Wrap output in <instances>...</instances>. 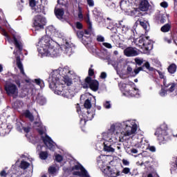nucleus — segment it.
I'll use <instances>...</instances> for the list:
<instances>
[{"instance_id": "1", "label": "nucleus", "mask_w": 177, "mask_h": 177, "mask_svg": "<svg viewBox=\"0 0 177 177\" xmlns=\"http://www.w3.org/2000/svg\"><path fill=\"white\" fill-rule=\"evenodd\" d=\"M73 74H74V72L71 71L68 66L59 68L54 71L51 76V82H49V88L57 89V88H66V86H71L73 80L71 77Z\"/></svg>"}, {"instance_id": "2", "label": "nucleus", "mask_w": 177, "mask_h": 177, "mask_svg": "<svg viewBox=\"0 0 177 177\" xmlns=\"http://www.w3.org/2000/svg\"><path fill=\"white\" fill-rule=\"evenodd\" d=\"M55 32H56V29L53 26H50L46 28V35L42 37L39 40V44H41L44 52L48 55H51L52 57H56L59 55L57 48H55V41L50 38Z\"/></svg>"}, {"instance_id": "3", "label": "nucleus", "mask_w": 177, "mask_h": 177, "mask_svg": "<svg viewBox=\"0 0 177 177\" xmlns=\"http://www.w3.org/2000/svg\"><path fill=\"white\" fill-rule=\"evenodd\" d=\"M84 89H99V81L96 79H92L91 77H86L84 82H81Z\"/></svg>"}, {"instance_id": "4", "label": "nucleus", "mask_w": 177, "mask_h": 177, "mask_svg": "<svg viewBox=\"0 0 177 177\" xmlns=\"http://www.w3.org/2000/svg\"><path fill=\"white\" fill-rule=\"evenodd\" d=\"M168 126L166 124H162L160 127L156 129L155 132L156 136L158 138V140L160 142H164L165 140V136H168Z\"/></svg>"}, {"instance_id": "5", "label": "nucleus", "mask_w": 177, "mask_h": 177, "mask_svg": "<svg viewBox=\"0 0 177 177\" xmlns=\"http://www.w3.org/2000/svg\"><path fill=\"white\" fill-rule=\"evenodd\" d=\"M71 171H76L73 172V175H74L75 176L91 177L88 174V171H86V169H85V167L81 164L75 165L72 167Z\"/></svg>"}, {"instance_id": "6", "label": "nucleus", "mask_w": 177, "mask_h": 177, "mask_svg": "<svg viewBox=\"0 0 177 177\" xmlns=\"http://www.w3.org/2000/svg\"><path fill=\"white\" fill-rule=\"evenodd\" d=\"M46 25V19L41 15H36L33 19V26L35 30H42Z\"/></svg>"}, {"instance_id": "7", "label": "nucleus", "mask_w": 177, "mask_h": 177, "mask_svg": "<svg viewBox=\"0 0 177 177\" xmlns=\"http://www.w3.org/2000/svg\"><path fill=\"white\" fill-rule=\"evenodd\" d=\"M41 139L43 140V143L49 149V150H51L52 151H55V149L56 147H55V142H53V140L48 134H46L45 136H41Z\"/></svg>"}, {"instance_id": "8", "label": "nucleus", "mask_w": 177, "mask_h": 177, "mask_svg": "<svg viewBox=\"0 0 177 177\" xmlns=\"http://www.w3.org/2000/svg\"><path fill=\"white\" fill-rule=\"evenodd\" d=\"M136 131H138V124L136 123L131 124V125L126 124L123 135L124 136H131V135L136 133Z\"/></svg>"}, {"instance_id": "9", "label": "nucleus", "mask_w": 177, "mask_h": 177, "mask_svg": "<svg viewBox=\"0 0 177 177\" xmlns=\"http://www.w3.org/2000/svg\"><path fill=\"white\" fill-rule=\"evenodd\" d=\"M138 42L144 46L145 50H151V49H153V44H151V41L149 39V37H140Z\"/></svg>"}, {"instance_id": "10", "label": "nucleus", "mask_w": 177, "mask_h": 177, "mask_svg": "<svg viewBox=\"0 0 177 177\" xmlns=\"http://www.w3.org/2000/svg\"><path fill=\"white\" fill-rule=\"evenodd\" d=\"M93 112H89V109H82V119H81V121H84V124L86 122V121H91L93 118Z\"/></svg>"}, {"instance_id": "11", "label": "nucleus", "mask_w": 177, "mask_h": 177, "mask_svg": "<svg viewBox=\"0 0 177 177\" xmlns=\"http://www.w3.org/2000/svg\"><path fill=\"white\" fill-rule=\"evenodd\" d=\"M157 73L159 74V77L160 78V80H163V85L165 86V88H169V89H174V88H175V86H176L177 84L174 83V82H167V77H165V76L164 75V73H162V72L160 71H157Z\"/></svg>"}, {"instance_id": "12", "label": "nucleus", "mask_w": 177, "mask_h": 177, "mask_svg": "<svg viewBox=\"0 0 177 177\" xmlns=\"http://www.w3.org/2000/svg\"><path fill=\"white\" fill-rule=\"evenodd\" d=\"M104 174L109 177H117L120 176V171L117 169H111L110 166H107L103 171Z\"/></svg>"}, {"instance_id": "13", "label": "nucleus", "mask_w": 177, "mask_h": 177, "mask_svg": "<svg viewBox=\"0 0 177 177\" xmlns=\"http://www.w3.org/2000/svg\"><path fill=\"white\" fill-rule=\"evenodd\" d=\"M53 91L55 95L63 96L64 97H71V91H70L68 89H54Z\"/></svg>"}, {"instance_id": "14", "label": "nucleus", "mask_w": 177, "mask_h": 177, "mask_svg": "<svg viewBox=\"0 0 177 177\" xmlns=\"http://www.w3.org/2000/svg\"><path fill=\"white\" fill-rule=\"evenodd\" d=\"M25 82L27 84H30V85H34L35 84L36 85H38L40 86V88L42 89L45 86V83H44V81L41 79H35L34 80L30 79H26L25 80Z\"/></svg>"}, {"instance_id": "15", "label": "nucleus", "mask_w": 177, "mask_h": 177, "mask_svg": "<svg viewBox=\"0 0 177 177\" xmlns=\"http://www.w3.org/2000/svg\"><path fill=\"white\" fill-rule=\"evenodd\" d=\"M124 55L127 57H133V56H138V51L133 47H127L124 50Z\"/></svg>"}, {"instance_id": "16", "label": "nucleus", "mask_w": 177, "mask_h": 177, "mask_svg": "<svg viewBox=\"0 0 177 177\" xmlns=\"http://www.w3.org/2000/svg\"><path fill=\"white\" fill-rule=\"evenodd\" d=\"M150 8V3L147 0H141L139 4V10L142 12H147Z\"/></svg>"}, {"instance_id": "17", "label": "nucleus", "mask_w": 177, "mask_h": 177, "mask_svg": "<svg viewBox=\"0 0 177 177\" xmlns=\"http://www.w3.org/2000/svg\"><path fill=\"white\" fill-rule=\"evenodd\" d=\"M167 93H170L171 96H176L177 95V90L175 89H161L160 91L159 92V95L160 96H165Z\"/></svg>"}, {"instance_id": "18", "label": "nucleus", "mask_w": 177, "mask_h": 177, "mask_svg": "<svg viewBox=\"0 0 177 177\" xmlns=\"http://www.w3.org/2000/svg\"><path fill=\"white\" fill-rule=\"evenodd\" d=\"M138 89H131V90H126V89H123L122 90V93L123 95V96H127L129 97L131 96V97H133V96H135V93L136 92H138Z\"/></svg>"}, {"instance_id": "19", "label": "nucleus", "mask_w": 177, "mask_h": 177, "mask_svg": "<svg viewBox=\"0 0 177 177\" xmlns=\"http://www.w3.org/2000/svg\"><path fill=\"white\" fill-rule=\"evenodd\" d=\"M36 101L37 103L40 104V106L46 104V98H45V97L41 94V93H38L37 96L36 97Z\"/></svg>"}, {"instance_id": "20", "label": "nucleus", "mask_w": 177, "mask_h": 177, "mask_svg": "<svg viewBox=\"0 0 177 177\" xmlns=\"http://www.w3.org/2000/svg\"><path fill=\"white\" fill-rule=\"evenodd\" d=\"M17 66L18 68L20 70L21 74L26 77V73L24 72V68H23V64L21 63V60L20 56H17L16 57Z\"/></svg>"}, {"instance_id": "21", "label": "nucleus", "mask_w": 177, "mask_h": 177, "mask_svg": "<svg viewBox=\"0 0 177 177\" xmlns=\"http://www.w3.org/2000/svg\"><path fill=\"white\" fill-rule=\"evenodd\" d=\"M6 93L8 96H12L14 99L19 96V90L17 89H6Z\"/></svg>"}, {"instance_id": "22", "label": "nucleus", "mask_w": 177, "mask_h": 177, "mask_svg": "<svg viewBox=\"0 0 177 177\" xmlns=\"http://www.w3.org/2000/svg\"><path fill=\"white\" fill-rule=\"evenodd\" d=\"M145 67L147 68V70H149V71H154V68L150 66V63H149V62H145V64L138 67V69L140 72L144 71L143 68H145Z\"/></svg>"}, {"instance_id": "23", "label": "nucleus", "mask_w": 177, "mask_h": 177, "mask_svg": "<svg viewBox=\"0 0 177 177\" xmlns=\"http://www.w3.org/2000/svg\"><path fill=\"white\" fill-rule=\"evenodd\" d=\"M35 12H36V13H43V15H46V12H45V6L42 4L35 6Z\"/></svg>"}, {"instance_id": "24", "label": "nucleus", "mask_w": 177, "mask_h": 177, "mask_svg": "<svg viewBox=\"0 0 177 177\" xmlns=\"http://www.w3.org/2000/svg\"><path fill=\"white\" fill-rule=\"evenodd\" d=\"M167 19H169V15L165 14H160L158 17L160 24H164V23L167 21Z\"/></svg>"}, {"instance_id": "25", "label": "nucleus", "mask_w": 177, "mask_h": 177, "mask_svg": "<svg viewBox=\"0 0 177 177\" xmlns=\"http://www.w3.org/2000/svg\"><path fill=\"white\" fill-rule=\"evenodd\" d=\"M55 15L57 19H63V16H64V10L62 8L55 9Z\"/></svg>"}, {"instance_id": "26", "label": "nucleus", "mask_w": 177, "mask_h": 177, "mask_svg": "<svg viewBox=\"0 0 177 177\" xmlns=\"http://www.w3.org/2000/svg\"><path fill=\"white\" fill-rule=\"evenodd\" d=\"M171 27L172 26L171 25V24H165L160 28V31L162 32H169V31H171Z\"/></svg>"}, {"instance_id": "27", "label": "nucleus", "mask_w": 177, "mask_h": 177, "mask_svg": "<svg viewBox=\"0 0 177 177\" xmlns=\"http://www.w3.org/2000/svg\"><path fill=\"white\" fill-rule=\"evenodd\" d=\"M12 39H13V42H14V45L15 46V48H17V49H19V50H20V52H21L23 50V46H21V44L19 43V40H17V38L16 37V36H13Z\"/></svg>"}, {"instance_id": "28", "label": "nucleus", "mask_w": 177, "mask_h": 177, "mask_svg": "<svg viewBox=\"0 0 177 177\" xmlns=\"http://www.w3.org/2000/svg\"><path fill=\"white\" fill-rule=\"evenodd\" d=\"M24 117H26V118H28V120L32 122V121H34V115H32V113H31V112L30 111V110H26L24 113Z\"/></svg>"}, {"instance_id": "29", "label": "nucleus", "mask_w": 177, "mask_h": 177, "mask_svg": "<svg viewBox=\"0 0 177 177\" xmlns=\"http://www.w3.org/2000/svg\"><path fill=\"white\" fill-rule=\"evenodd\" d=\"M12 106L14 110H19L23 106V102L20 100H16L12 103Z\"/></svg>"}, {"instance_id": "30", "label": "nucleus", "mask_w": 177, "mask_h": 177, "mask_svg": "<svg viewBox=\"0 0 177 177\" xmlns=\"http://www.w3.org/2000/svg\"><path fill=\"white\" fill-rule=\"evenodd\" d=\"M28 95V89H19L18 91V96L19 97H26V96Z\"/></svg>"}, {"instance_id": "31", "label": "nucleus", "mask_w": 177, "mask_h": 177, "mask_svg": "<svg viewBox=\"0 0 177 177\" xmlns=\"http://www.w3.org/2000/svg\"><path fill=\"white\" fill-rule=\"evenodd\" d=\"M176 64H171L167 68V71L169 73V74H175V73H176Z\"/></svg>"}, {"instance_id": "32", "label": "nucleus", "mask_w": 177, "mask_h": 177, "mask_svg": "<svg viewBox=\"0 0 177 177\" xmlns=\"http://www.w3.org/2000/svg\"><path fill=\"white\" fill-rule=\"evenodd\" d=\"M4 89H17V86L12 82H6Z\"/></svg>"}, {"instance_id": "33", "label": "nucleus", "mask_w": 177, "mask_h": 177, "mask_svg": "<svg viewBox=\"0 0 177 177\" xmlns=\"http://www.w3.org/2000/svg\"><path fill=\"white\" fill-rule=\"evenodd\" d=\"M104 150L111 153H114L115 151L114 148L111 147V145L108 146L106 143H104Z\"/></svg>"}, {"instance_id": "34", "label": "nucleus", "mask_w": 177, "mask_h": 177, "mask_svg": "<svg viewBox=\"0 0 177 177\" xmlns=\"http://www.w3.org/2000/svg\"><path fill=\"white\" fill-rule=\"evenodd\" d=\"M1 31L2 35L6 37V38L7 41H8V42H10V41H12V38L10 37L9 34H8V32H6V30L3 28H1Z\"/></svg>"}, {"instance_id": "35", "label": "nucleus", "mask_w": 177, "mask_h": 177, "mask_svg": "<svg viewBox=\"0 0 177 177\" xmlns=\"http://www.w3.org/2000/svg\"><path fill=\"white\" fill-rule=\"evenodd\" d=\"M30 167V163L28 162H26L25 160H21L20 163V168L21 169H27Z\"/></svg>"}, {"instance_id": "36", "label": "nucleus", "mask_w": 177, "mask_h": 177, "mask_svg": "<svg viewBox=\"0 0 177 177\" xmlns=\"http://www.w3.org/2000/svg\"><path fill=\"white\" fill-rule=\"evenodd\" d=\"M48 151H41L39 153V158L41 160H46V158H48Z\"/></svg>"}, {"instance_id": "37", "label": "nucleus", "mask_w": 177, "mask_h": 177, "mask_svg": "<svg viewBox=\"0 0 177 177\" xmlns=\"http://www.w3.org/2000/svg\"><path fill=\"white\" fill-rule=\"evenodd\" d=\"M84 108L86 109V110H89L92 107V103L91 102V100L87 99L85 100L84 104Z\"/></svg>"}, {"instance_id": "38", "label": "nucleus", "mask_w": 177, "mask_h": 177, "mask_svg": "<svg viewBox=\"0 0 177 177\" xmlns=\"http://www.w3.org/2000/svg\"><path fill=\"white\" fill-rule=\"evenodd\" d=\"M131 15H133V16L136 17H140V16H142V12H140V11H139V8H134L132 11H131Z\"/></svg>"}, {"instance_id": "39", "label": "nucleus", "mask_w": 177, "mask_h": 177, "mask_svg": "<svg viewBox=\"0 0 177 177\" xmlns=\"http://www.w3.org/2000/svg\"><path fill=\"white\" fill-rule=\"evenodd\" d=\"M8 127L6 126V129H3V127H0V133L1 134V136H5V135H7V133H9L10 131L8 129Z\"/></svg>"}, {"instance_id": "40", "label": "nucleus", "mask_w": 177, "mask_h": 177, "mask_svg": "<svg viewBox=\"0 0 177 177\" xmlns=\"http://www.w3.org/2000/svg\"><path fill=\"white\" fill-rule=\"evenodd\" d=\"M57 171V169H56L55 167L50 166L48 168V174H50V175H53V174H56Z\"/></svg>"}, {"instance_id": "41", "label": "nucleus", "mask_w": 177, "mask_h": 177, "mask_svg": "<svg viewBox=\"0 0 177 177\" xmlns=\"http://www.w3.org/2000/svg\"><path fill=\"white\" fill-rule=\"evenodd\" d=\"M55 161L57 162H62L63 161V156L60 154H57L55 156Z\"/></svg>"}, {"instance_id": "42", "label": "nucleus", "mask_w": 177, "mask_h": 177, "mask_svg": "<svg viewBox=\"0 0 177 177\" xmlns=\"http://www.w3.org/2000/svg\"><path fill=\"white\" fill-rule=\"evenodd\" d=\"M77 37L80 39H82V38H84V31L83 30H77Z\"/></svg>"}, {"instance_id": "43", "label": "nucleus", "mask_w": 177, "mask_h": 177, "mask_svg": "<svg viewBox=\"0 0 177 177\" xmlns=\"http://www.w3.org/2000/svg\"><path fill=\"white\" fill-rule=\"evenodd\" d=\"M78 9H79V12H78V18L80 19V20H82V19H84V15H82V9L81 8V7H78Z\"/></svg>"}, {"instance_id": "44", "label": "nucleus", "mask_w": 177, "mask_h": 177, "mask_svg": "<svg viewBox=\"0 0 177 177\" xmlns=\"http://www.w3.org/2000/svg\"><path fill=\"white\" fill-rule=\"evenodd\" d=\"M29 6L30 8H35L37 6V1L35 0H29Z\"/></svg>"}, {"instance_id": "45", "label": "nucleus", "mask_w": 177, "mask_h": 177, "mask_svg": "<svg viewBox=\"0 0 177 177\" xmlns=\"http://www.w3.org/2000/svg\"><path fill=\"white\" fill-rule=\"evenodd\" d=\"M95 75V70L92 69V68H90L88 69V76L87 77H90V78H92V77H93Z\"/></svg>"}, {"instance_id": "46", "label": "nucleus", "mask_w": 177, "mask_h": 177, "mask_svg": "<svg viewBox=\"0 0 177 177\" xmlns=\"http://www.w3.org/2000/svg\"><path fill=\"white\" fill-rule=\"evenodd\" d=\"M87 24H88V31L92 32V23H91V19H89V17L88 16V19L86 21Z\"/></svg>"}, {"instance_id": "47", "label": "nucleus", "mask_w": 177, "mask_h": 177, "mask_svg": "<svg viewBox=\"0 0 177 177\" xmlns=\"http://www.w3.org/2000/svg\"><path fill=\"white\" fill-rule=\"evenodd\" d=\"M75 107L77 113L80 114V115H82V110H81V106L80 105V104H77Z\"/></svg>"}, {"instance_id": "48", "label": "nucleus", "mask_w": 177, "mask_h": 177, "mask_svg": "<svg viewBox=\"0 0 177 177\" xmlns=\"http://www.w3.org/2000/svg\"><path fill=\"white\" fill-rule=\"evenodd\" d=\"M57 3L58 5L66 6V5H67V0H57Z\"/></svg>"}, {"instance_id": "49", "label": "nucleus", "mask_w": 177, "mask_h": 177, "mask_svg": "<svg viewBox=\"0 0 177 177\" xmlns=\"http://www.w3.org/2000/svg\"><path fill=\"white\" fill-rule=\"evenodd\" d=\"M139 73L140 72L138 68L134 69V71L131 72V77H136Z\"/></svg>"}, {"instance_id": "50", "label": "nucleus", "mask_w": 177, "mask_h": 177, "mask_svg": "<svg viewBox=\"0 0 177 177\" xmlns=\"http://www.w3.org/2000/svg\"><path fill=\"white\" fill-rule=\"evenodd\" d=\"M135 62L136 64H138V66H141L142 64H143V60H142L139 58H136Z\"/></svg>"}, {"instance_id": "51", "label": "nucleus", "mask_w": 177, "mask_h": 177, "mask_svg": "<svg viewBox=\"0 0 177 177\" xmlns=\"http://www.w3.org/2000/svg\"><path fill=\"white\" fill-rule=\"evenodd\" d=\"M76 28H77V30H82V28H84V26L81 24V22H76Z\"/></svg>"}, {"instance_id": "52", "label": "nucleus", "mask_w": 177, "mask_h": 177, "mask_svg": "<svg viewBox=\"0 0 177 177\" xmlns=\"http://www.w3.org/2000/svg\"><path fill=\"white\" fill-rule=\"evenodd\" d=\"M140 25L141 27L143 28L144 30H146L147 28V24H146L145 21H140Z\"/></svg>"}, {"instance_id": "53", "label": "nucleus", "mask_w": 177, "mask_h": 177, "mask_svg": "<svg viewBox=\"0 0 177 177\" xmlns=\"http://www.w3.org/2000/svg\"><path fill=\"white\" fill-rule=\"evenodd\" d=\"M104 107L105 109H111V104H110V102L106 101L104 104Z\"/></svg>"}, {"instance_id": "54", "label": "nucleus", "mask_w": 177, "mask_h": 177, "mask_svg": "<svg viewBox=\"0 0 177 177\" xmlns=\"http://www.w3.org/2000/svg\"><path fill=\"white\" fill-rule=\"evenodd\" d=\"M22 129L23 131H24V132H26V133H28V132H30L31 128L30 127H22Z\"/></svg>"}, {"instance_id": "55", "label": "nucleus", "mask_w": 177, "mask_h": 177, "mask_svg": "<svg viewBox=\"0 0 177 177\" xmlns=\"http://www.w3.org/2000/svg\"><path fill=\"white\" fill-rule=\"evenodd\" d=\"M129 172H131V169H129V167H125L122 170V173L125 174H128Z\"/></svg>"}, {"instance_id": "56", "label": "nucleus", "mask_w": 177, "mask_h": 177, "mask_svg": "<svg viewBox=\"0 0 177 177\" xmlns=\"http://www.w3.org/2000/svg\"><path fill=\"white\" fill-rule=\"evenodd\" d=\"M100 77L101 80H105V78H107V73L106 72L101 73Z\"/></svg>"}, {"instance_id": "57", "label": "nucleus", "mask_w": 177, "mask_h": 177, "mask_svg": "<svg viewBox=\"0 0 177 177\" xmlns=\"http://www.w3.org/2000/svg\"><path fill=\"white\" fill-rule=\"evenodd\" d=\"M118 48H120V49H124V50H125V49H127V45H125L122 43H119Z\"/></svg>"}, {"instance_id": "58", "label": "nucleus", "mask_w": 177, "mask_h": 177, "mask_svg": "<svg viewBox=\"0 0 177 177\" xmlns=\"http://www.w3.org/2000/svg\"><path fill=\"white\" fill-rule=\"evenodd\" d=\"M97 42H104V37H103L102 36H97Z\"/></svg>"}, {"instance_id": "59", "label": "nucleus", "mask_w": 177, "mask_h": 177, "mask_svg": "<svg viewBox=\"0 0 177 177\" xmlns=\"http://www.w3.org/2000/svg\"><path fill=\"white\" fill-rule=\"evenodd\" d=\"M87 3L90 7L95 6V1L93 0H87Z\"/></svg>"}, {"instance_id": "60", "label": "nucleus", "mask_w": 177, "mask_h": 177, "mask_svg": "<svg viewBox=\"0 0 177 177\" xmlns=\"http://www.w3.org/2000/svg\"><path fill=\"white\" fill-rule=\"evenodd\" d=\"M132 67H131V66H128L127 68V71L128 73V74H130L132 76V73H133V71H132Z\"/></svg>"}, {"instance_id": "61", "label": "nucleus", "mask_w": 177, "mask_h": 177, "mask_svg": "<svg viewBox=\"0 0 177 177\" xmlns=\"http://www.w3.org/2000/svg\"><path fill=\"white\" fill-rule=\"evenodd\" d=\"M0 176H1V177H6V176H8V173H6V171L2 170L0 172Z\"/></svg>"}, {"instance_id": "62", "label": "nucleus", "mask_w": 177, "mask_h": 177, "mask_svg": "<svg viewBox=\"0 0 177 177\" xmlns=\"http://www.w3.org/2000/svg\"><path fill=\"white\" fill-rule=\"evenodd\" d=\"M104 46H105V48H107L108 49H111V48H113V46H111V44L109 43H103Z\"/></svg>"}, {"instance_id": "63", "label": "nucleus", "mask_w": 177, "mask_h": 177, "mask_svg": "<svg viewBox=\"0 0 177 177\" xmlns=\"http://www.w3.org/2000/svg\"><path fill=\"white\" fill-rule=\"evenodd\" d=\"M160 6L162 8H168V3H167L166 1H162V3H160Z\"/></svg>"}, {"instance_id": "64", "label": "nucleus", "mask_w": 177, "mask_h": 177, "mask_svg": "<svg viewBox=\"0 0 177 177\" xmlns=\"http://www.w3.org/2000/svg\"><path fill=\"white\" fill-rule=\"evenodd\" d=\"M15 82L17 85L18 88H20L21 84L20 83V79H15Z\"/></svg>"}]
</instances>
